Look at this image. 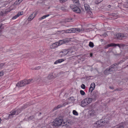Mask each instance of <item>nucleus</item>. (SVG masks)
<instances>
[{
  "mask_svg": "<svg viewBox=\"0 0 128 128\" xmlns=\"http://www.w3.org/2000/svg\"><path fill=\"white\" fill-rule=\"evenodd\" d=\"M95 86V84L94 82L92 83L90 85V87L89 90V92H92L93 90L94 89Z\"/></svg>",
  "mask_w": 128,
  "mask_h": 128,
  "instance_id": "obj_13",
  "label": "nucleus"
},
{
  "mask_svg": "<svg viewBox=\"0 0 128 128\" xmlns=\"http://www.w3.org/2000/svg\"><path fill=\"white\" fill-rule=\"evenodd\" d=\"M53 77L54 76L52 75V74H50L48 75V78L49 79L51 80L53 78Z\"/></svg>",
  "mask_w": 128,
  "mask_h": 128,
  "instance_id": "obj_26",
  "label": "nucleus"
},
{
  "mask_svg": "<svg viewBox=\"0 0 128 128\" xmlns=\"http://www.w3.org/2000/svg\"><path fill=\"white\" fill-rule=\"evenodd\" d=\"M12 7H10L9 8H8L5 10H3L2 11L0 14L2 16H3L5 15V14H7L8 12H10V11L12 10L13 9L12 8Z\"/></svg>",
  "mask_w": 128,
  "mask_h": 128,
  "instance_id": "obj_8",
  "label": "nucleus"
},
{
  "mask_svg": "<svg viewBox=\"0 0 128 128\" xmlns=\"http://www.w3.org/2000/svg\"><path fill=\"white\" fill-rule=\"evenodd\" d=\"M89 46L91 48H93L94 46L93 43L92 42H90L89 44Z\"/></svg>",
  "mask_w": 128,
  "mask_h": 128,
  "instance_id": "obj_30",
  "label": "nucleus"
},
{
  "mask_svg": "<svg viewBox=\"0 0 128 128\" xmlns=\"http://www.w3.org/2000/svg\"><path fill=\"white\" fill-rule=\"evenodd\" d=\"M4 74V72L3 70H2L0 72V76H3Z\"/></svg>",
  "mask_w": 128,
  "mask_h": 128,
  "instance_id": "obj_31",
  "label": "nucleus"
},
{
  "mask_svg": "<svg viewBox=\"0 0 128 128\" xmlns=\"http://www.w3.org/2000/svg\"><path fill=\"white\" fill-rule=\"evenodd\" d=\"M84 6L87 13H88L89 14H90L91 12L90 9V8L89 5L87 4H85Z\"/></svg>",
  "mask_w": 128,
  "mask_h": 128,
  "instance_id": "obj_10",
  "label": "nucleus"
},
{
  "mask_svg": "<svg viewBox=\"0 0 128 128\" xmlns=\"http://www.w3.org/2000/svg\"><path fill=\"white\" fill-rule=\"evenodd\" d=\"M1 121H2V120H1L0 118V123H1Z\"/></svg>",
  "mask_w": 128,
  "mask_h": 128,
  "instance_id": "obj_55",
  "label": "nucleus"
},
{
  "mask_svg": "<svg viewBox=\"0 0 128 128\" xmlns=\"http://www.w3.org/2000/svg\"><path fill=\"white\" fill-rule=\"evenodd\" d=\"M112 6H111L110 5H109L108 6V7L109 8H111V7Z\"/></svg>",
  "mask_w": 128,
  "mask_h": 128,
  "instance_id": "obj_52",
  "label": "nucleus"
},
{
  "mask_svg": "<svg viewBox=\"0 0 128 128\" xmlns=\"http://www.w3.org/2000/svg\"><path fill=\"white\" fill-rule=\"evenodd\" d=\"M106 36H107V34L106 33H104L103 34V36H104V37H106Z\"/></svg>",
  "mask_w": 128,
  "mask_h": 128,
  "instance_id": "obj_47",
  "label": "nucleus"
},
{
  "mask_svg": "<svg viewBox=\"0 0 128 128\" xmlns=\"http://www.w3.org/2000/svg\"><path fill=\"white\" fill-rule=\"evenodd\" d=\"M40 114H41V113H40Z\"/></svg>",
  "mask_w": 128,
  "mask_h": 128,
  "instance_id": "obj_57",
  "label": "nucleus"
},
{
  "mask_svg": "<svg viewBox=\"0 0 128 128\" xmlns=\"http://www.w3.org/2000/svg\"><path fill=\"white\" fill-rule=\"evenodd\" d=\"M64 61V60L63 59H59L56 60L54 62V64H57L58 63H60Z\"/></svg>",
  "mask_w": 128,
  "mask_h": 128,
  "instance_id": "obj_20",
  "label": "nucleus"
},
{
  "mask_svg": "<svg viewBox=\"0 0 128 128\" xmlns=\"http://www.w3.org/2000/svg\"><path fill=\"white\" fill-rule=\"evenodd\" d=\"M80 94L82 95H84L85 94V92H84V91L82 90H81L80 91Z\"/></svg>",
  "mask_w": 128,
  "mask_h": 128,
  "instance_id": "obj_32",
  "label": "nucleus"
},
{
  "mask_svg": "<svg viewBox=\"0 0 128 128\" xmlns=\"http://www.w3.org/2000/svg\"><path fill=\"white\" fill-rule=\"evenodd\" d=\"M66 33H68L69 32H68V31H66Z\"/></svg>",
  "mask_w": 128,
  "mask_h": 128,
  "instance_id": "obj_56",
  "label": "nucleus"
},
{
  "mask_svg": "<svg viewBox=\"0 0 128 128\" xmlns=\"http://www.w3.org/2000/svg\"><path fill=\"white\" fill-rule=\"evenodd\" d=\"M34 116H29L28 118V119L29 120H32V119L34 118Z\"/></svg>",
  "mask_w": 128,
  "mask_h": 128,
  "instance_id": "obj_33",
  "label": "nucleus"
},
{
  "mask_svg": "<svg viewBox=\"0 0 128 128\" xmlns=\"http://www.w3.org/2000/svg\"><path fill=\"white\" fill-rule=\"evenodd\" d=\"M102 0H97V2L98 3L102 2Z\"/></svg>",
  "mask_w": 128,
  "mask_h": 128,
  "instance_id": "obj_48",
  "label": "nucleus"
},
{
  "mask_svg": "<svg viewBox=\"0 0 128 128\" xmlns=\"http://www.w3.org/2000/svg\"><path fill=\"white\" fill-rule=\"evenodd\" d=\"M118 65L117 64H114L113 65H112L111 66L109 67L111 72H113L114 71H116L118 70V67L116 66Z\"/></svg>",
  "mask_w": 128,
  "mask_h": 128,
  "instance_id": "obj_7",
  "label": "nucleus"
},
{
  "mask_svg": "<svg viewBox=\"0 0 128 128\" xmlns=\"http://www.w3.org/2000/svg\"><path fill=\"white\" fill-rule=\"evenodd\" d=\"M109 88L113 90L114 89V88L112 86H110Z\"/></svg>",
  "mask_w": 128,
  "mask_h": 128,
  "instance_id": "obj_49",
  "label": "nucleus"
},
{
  "mask_svg": "<svg viewBox=\"0 0 128 128\" xmlns=\"http://www.w3.org/2000/svg\"><path fill=\"white\" fill-rule=\"evenodd\" d=\"M67 122H63V119L61 117L56 118L53 122V125L55 126L62 125L64 126L65 125L67 126Z\"/></svg>",
  "mask_w": 128,
  "mask_h": 128,
  "instance_id": "obj_1",
  "label": "nucleus"
},
{
  "mask_svg": "<svg viewBox=\"0 0 128 128\" xmlns=\"http://www.w3.org/2000/svg\"><path fill=\"white\" fill-rule=\"evenodd\" d=\"M2 27V25H1L0 26V35L1 34V32H2V28H1Z\"/></svg>",
  "mask_w": 128,
  "mask_h": 128,
  "instance_id": "obj_43",
  "label": "nucleus"
},
{
  "mask_svg": "<svg viewBox=\"0 0 128 128\" xmlns=\"http://www.w3.org/2000/svg\"><path fill=\"white\" fill-rule=\"evenodd\" d=\"M109 122L108 118H106L98 121L96 123V124L98 126L100 127L104 126Z\"/></svg>",
  "mask_w": 128,
  "mask_h": 128,
  "instance_id": "obj_2",
  "label": "nucleus"
},
{
  "mask_svg": "<svg viewBox=\"0 0 128 128\" xmlns=\"http://www.w3.org/2000/svg\"><path fill=\"white\" fill-rule=\"evenodd\" d=\"M73 3L76 5H78V0H72Z\"/></svg>",
  "mask_w": 128,
  "mask_h": 128,
  "instance_id": "obj_28",
  "label": "nucleus"
},
{
  "mask_svg": "<svg viewBox=\"0 0 128 128\" xmlns=\"http://www.w3.org/2000/svg\"><path fill=\"white\" fill-rule=\"evenodd\" d=\"M17 17H18L16 15V16H13L12 18V19H15Z\"/></svg>",
  "mask_w": 128,
  "mask_h": 128,
  "instance_id": "obj_44",
  "label": "nucleus"
},
{
  "mask_svg": "<svg viewBox=\"0 0 128 128\" xmlns=\"http://www.w3.org/2000/svg\"><path fill=\"white\" fill-rule=\"evenodd\" d=\"M49 16H50V14H49L45 15L44 16H42V17L40 18L39 19L40 20H42L43 19H44L46 17Z\"/></svg>",
  "mask_w": 128,
  "mask_h": 128,
  "instance_id": "obj_22",
  "label": "nucleus"
},
{
  "mask_svg": "<svg viewBox=\"0 0 128 128\" xmlns=\"http://www.w3.org/2000/svg\"><path fill=\"white\" fill-rule=\"evenodd\" d=\"M23 12H19V13L20 14V15H22L23 14Z\"/></svg>",
  "mask_w": 128,
  "mask_h": 128,
  "instance_id": "obj_51",
  "label": "nucleus"
},
{
  "mask_svg": "<svg viewBox=\"0 0 128 128\" xmlns=\"http://www.w3.org/2000/svg\"><path fill=\"white\" fill-rule=\"evenodd\" d=\"M64 8L63 7H61V9L62 10H63Z\"/></svg>",
  "mask_w": 128,
  "mask_h": 128,
  "instance_id": "obj_54",
  "label": "nucleus"
},
{
  "mask_svg": "<svg viewBox=\"0 0 128 128\" xmlns=\"http://www.w3.org/2000/svg\"><path fill=\"white\" fill-rule=\"evenodd\" d=\"M127 66H128V64L127 65Z\"/></svg>",
  "mask_w": 128,
  "mask_h": 128,
  "instance_id": "obj_58",
  "label": "nucleus"
},
{
  "mask_svg": "<svg viewBox=\"0 0 128 128\" xmlns=\"http://www.w3.org/2000/svg\"><path fill=\"white\" fill-rule=\"evenodd\" d=\"M116 38L118 39L121 40L122 38H126L127 36L126 34L117 33L116 34Z\"/></svg>",
  "mask_w": 128,
  "mask_h": 128,
  "instance_id": "obj_5",
  "label": "nucleus"
},
{
  "mask_svg": "<svg viewBox=\"0 0 128 128\" xmlns=\"http://www.w3.org/2000/svg\"><path fill=\"white\" fill-rule=\"evenodd\" d=\"M125 46V45L123 44H120V46H119V48H120L122 47H123Z\"/></svg>",
  "mask_w": 128,
  "mask_h": 128,
  "instance_id": "obj_37",
  "label": "nucleus"
},
{
  "mask_svg": "<svg viewBox=\"0 0 128 128\" xmlns=\"http://www.w3.org/2000/svg\"><path fill=\"white\" fill-rule=\"evenodd\" d=\"M68 100H70L74 101V98L73 97H71L69 98Z\"/></svg>",
  "mask_w": 128,
  "mask_h": 128,
  "instance_id": "obj_35",
  "label": "nucleus"
},
{
  "mask_svg": "<svg viewBox=\"0 0 128 128\" xmlns=\"http://www.w3.org/2000/svg\"><path fill=\"white\" fill-rule=\"evenodd\" d=\"M120 44H114V46H118L119 47V46H120Z\"/></svg>",
  "mask_w": 128,
  "mask_h": 128,
  "instance_id": "obj_45",
  "label": "nucleus"
},
{
  "mask_svg": "<svg viewBox=\"0 0 128 128\" xmlns=\"http://www.w3.org/2000/svg\"><path fill=\"white\" fill-rule=\"evenodd\" d=\"M24 107H23V108H22L23 109L27 107V106L26 104H24Z\"/></svg>",
  "mask_w": 128,
  "mask_h": 128,
  "instance_id": "obj_46",
  "label": "nucleus"
},
{
  "mask_svg": "<svg viewBox=\"0 0 128 128\" xmlns=\"http://www.w3.org/2000/svg\"><path fill=\"white\" fill-rule=\"evenodd\" d=\"M5 64V63L0 64V68H2Z\"/></svg>",
  "mask_w": 128,
  "mask_h": 128,
  "instance_id": "obj_36",
  "label": "nucleus"
},
{
  "mask_svg": "<svg viewBox=\"0 0 128 128\" xmlns=\"http://www.w3.org/2000/svg\"><path fill=\"white\" fill-rule=\"evenodd\" d=\"M81 88L83 89H84L85 88L86 86H85L83 84H82L81 85Z\"/></svg>",
  "mask_w": 128,
  "mask_h": 128,
  "instance_id": "obj_34",
  "label": "nucleus"
},
{
  "mask_svg": "<svg viewBox=\"0 0 128 128\" xmlns=\"http://www.w3.org/2000/svg\"><path fill=\"white\" fill-rule=\"evenodd\" d=\"M68 54L70 55H71L73 54L72 53L74 52L72 51L71 50H68Z\"/></svg>",
  "mask_w": 128,
  "mask_h": 128,
  "instance_id": "obj_27",
  "label": "nucleus"
},
{
  "mask_svg": "<svg viewBox=\"0 0 128 128\" xmlns=\"http://www.w3.org/2000/svg\"><path fill=\"white\" fill-rule=\"evenodd\" d=\"M114 44L112 43L109 44L105 46V48L106 49L110 47L114 46Z\"/></svg>",
  "mask_w": 128,
  "mask_h": 128,
  "instance_id": "obj_21",
  "label": "nucleus"
},
{
  "mask_svg": "<svg viewBox=\"0 0 128 128\" xmlns=\"http://www.w3.org/2000/svg\"><path fill=\"white\" fill-rule=\"evenodd\" d=\"M18 17L19 16H20V14L19 13H18L16 15Z\"/></svg>",
  "mask_w": 128,
  "mask_h": 128,
  "instance_id": "obj_50",
  "label": "nucleus"
},
{
  "mask_svg": "<svg viewBox=\"0 0 128 128\" xmlns=\"http://www.w3.org/2000/svg\"><path fill=\"white\" fill-rule=\"evenodd\" d=\"M68 40H60L59 42H57L58 44V46H60L64 43H68Z\"/></svg>",
  "mask_w": 128,
  "mask_h": 128,
  "instance_id": "obj_14",
  "label": "nucleus"
},
{
  "mask_svg": "<svg viewBox=\"0 0 128 128\" xmlns=\"http://www.w3.org/2000/svg\"><path fill=\"white\" fill-rule=\"evenodd\" d=\"M92 55L93 54H92V53H90V56L92 57Z\"/></svg>",
  "mask_w": 128,
  "mask_h": 128,
  "instance_id": "obj_53",
  "label": "nucleus"
},
{
  "mask_svg": "<svg viewBox=\"0 0 128 128\" xmlns=\"http://www.w3.org/2000/svg\"><path fill=\"white\" fill-rule=\"evenodd\" d=\"M111 73L112 72L109 68L106 69L104 72V73L105 74H108Z\"/></svg>",
  "mask_w": 128,
  "mask_h": 128,
  "instance_id": "obj_18",
  "label": "nucleus"
},
{
  "mask_svg": "<svg viewBox=\"0 0 128 128\" xmlns=\"http://www.w3.org/2000/svg\"><path fill=\"white\" fill-rule=\"evenodd\" d=\"M21 112L20 109H14L11 111L8 115V118H11L14 116V115L18 114Z\"/></svg>",
  "mask_w": 128,
  "mask_h": 128,
  "instance_id": "obj_3",
  "label": "nucleus"
},
{
  "mask_svg": "<svg viewBox=\"0 0 128 128\" xmlns=\"http://www.w3.org/2000/svg\"><path fill=\"white\" fill-rule=\"evenodd\" d=\"M70 7L72 10L77 13L80 14L81 13V11L80 9L77 6L73 5H70Z\"/></svg>",
  "mask_w": 128,
  "mask_h": 128,
  "instance_id": "obj_6",
  "label": "nucleus"
},
{
  "mask_svg": "<svg viewBox=\"0 0 128 128\" xmlns=\"http://www.w3.org/2000/svg\"><path fill=\"white\" fill-rule=\"evenodd\" d=\"M90 116L94 115L95 114V111L93 110H90L88 112Z\"/></svg>",
  "mask_w": 128,
  "mask_h": 128,
  "instance_id": "obj_19",
  "label": "nucleus"
},
{
  "mask_svg": "<svg viewBox=\"0 0 128 128\" xmlns=\"http://www.w3.org/2000/svg\"><path fill=\"white\" fill-rule=\"evenodd\" d=\"M68 50H64L60 52V53L62 55V56H64L67 54H68Z\"/></svg>",
  "mask_w": 128,
  "mask_h": 128,
  "instance_id": "obj_17",
  "label": "nucleus"
},
{
  "mask_svg": "<svg viewBox=\"0 0 128 128\" xmlns=\"http://www.w3.org/2000/svg\"><path fill=\"white\" fill-rule=\"evenodd\" d=\"M92 96L91 98L92 99H95L97 97L98 94V93L96 92H94L92 94Z\"/></svg>",
  "mask_w": 128,
  "mask_h": 128,
  "instance_id": "obj_15",
  "label": "nucleus"
},
{
  "mask_svg": "<svg viewBox=\"0 0 128 128\" xmlns=\"http://www.w3.org/2000/svg\"><path fill=\"white\" fill-rule=\"evenodd\" d=\"M63 105H62L61 104L59 105L58 106H57L55 107L54 108V110H56L57 109L61 108V107H62L63 106Z\"/></svg>",
  "mask_w": 128,
  "mask_h": 128,
  "instance_id": "obj_25",
  "label": "nucleus"
},
{
  "mask_svg": "<svg viewBox=\"0 0 128 128\" xmlns=\"http://www.w3.org/2000/svg\"><path fill=\"white\" fill-rule=\"evenodd\" d=\"M33 18V14H31L30 16L29 17L28 20V21H31L32 20L33 18Z\"/></svg>",
  "mask_w": 128,
  "mask_h": 128,
  "instance_id": "obj_24",
  "label": "nucleus"
},
{
  "mask_svg": "<svg viewBox=\"0 0 128 128\" xmlns=\"http://www.w3.org/2000/svg\"><path fill=\"white\" fill-rule=\"evenodd\" d=\"M71 30H69V31H71V32H72L73 33H74L75 32H80L81 31H82V30H80V28H73L70 29Z\"/></svg>",
  "mask_w": 128,
  "mask_h": 128,
  "instance_id": "obj_11",
  "label": "nucleus"
},
{
  "mask_svg": "<svg viewBox=\"0 0 128 128\" xmlns=\"http://www.w3.org/2000/svg\"><path fill=\"white\" fill-rule=\"evenodd\" d=\"M23 0H17L14 2V4L16 5L20 4Z\"/></svg>",
  "mask_w": 128,
  "mask_h": 128,
  "instance_id": "obj_23",
  "label": "nucleus"
},
{
  "mask_svg": "<svg viewBox=\"0 0 128 128\" xmlns=\"http://www.w3.org/2000/svg\"><path fill=\"white\" fill-rule=\"evenodd\" d=\"M72 20V18H70V19L69 18L67 19L66 20V21L67 22H69L71 20Z\"/></svg>",
  "mask_w": 128,
  "mask_h": 128,
  "instance_id": "obj_42",
  "label": "nucleus"
},
{
  "mask_svg": "<svg viewBox=\"0 0 128 128\" xmlns=\"http://www.w3.org/2000/svg\"><path fill=\"white\" fill-rule=\"evenodd\" d=\"M67 0H59V1L61 3H62L66 1Z\"/></svg>",
  "mask_w": 128,
  "mask_h": 128,
  "instance_id": "obj_39",
  "label": "nucleus"
},
{
  "mask_svg": "<svg viewBox=\"0 0 128 128\" xmlns=\"http://www.w3.org/2000/svg\"><path fill=\"white\" fill-rule=\"evenodd\" d=\"M92 101V99L90 98H86L83 100L81 102L80 106L82 107H84L90 103Z\"/></svg>",
  "mask_w": 128,
  "mask_h": 128,
  "instance_id": "obj_4",
  "label": "nucleus"
},
{
  "mask_svg": "<svg viewBox=\"0 0 128 128\" xmlns=\"http://www.w3.org/2000/svg\"><path fill=\"white\" fill-rule=\"evenodd\" d=\"M124 126L123 125H120L118 126L116 128H123Z\"/></svg>",
  "mask_w": 128,
  "mask_h": 128,
  "instance_id": "obj_41",
  "label": "nucleus"
},
{
  "mask_svg": "<svg viewBox=\"0 0 128 128\" xmlns=\"http://www.w3.org/2000/svg\"><path fill=\"white\" fill-rule=\"evenodd\" d=\"M58 44L57 42L52 44L50 46V48L51 49H54L57 48L58 46Z\"/></svg>",
  "mask_w": 128,
  "mask_h": 128,
  "instance_id": "obj_12",
  "label": "nucleus"
},
{
  "mask_svg": "<svg viewBox=\"0 0 128 128\" xmlns=\"http://www.w3.org/2000/svg\"><path fill=\"white\" fill-rule=\"evenodd\" d=\"M41 68V67L40 66H38V67H36L35 68H34V69H35L36 70H38L39 69Z\"/></svg>",
  "mask_w": 128,
  "mask_h": 128,
  "instance_id": "obj_40",
  "label": "nucleus"
},
{
  "mask_svg": "<svg viewBox=\"0 0 128 128\" xmlns=\"http://www.w3.org/2000/svg\"><path fill=\"white\" fill-rule=\"evenodd\" d=\"M16 86L18 87H21L24 86L23 81L18 82L16 84Z\"/></svg>",
  "mask_w": 128,
  "mask_h": 128,
  "instance_id": "obj_16",
  "label": "nucleus"
},
{
  "mask_svg": "<svg viewBox=\"0 0 128 128\" xmlns=\"http://www.w3.org/2000/svg\"><path fill=\"white\" fill-rule=\"evenodd\" d=\"M37 14L36 12H33L32 14H33V18H34L36 16Z\"/></svg>",
  "mask_w": 128,
  "mask_h": 128,
  "instance_id": "obj_38",
  "label": "nucleus"
},
{
  "mask_svg": "<svg viewBox=\"0 0 128 128\" xmlns=\"http://www.w3.org/2000/svg\"><path fill=\"white\" fill-rule=\"evenodd\" d=\"M72 113L75 116H78V114L76 110H74L72 111Z\"/></svg>",
  "mask_w": 128,
  "mask_h": 128,
  "instance_id": "obj_29",
  "label": "nucleus"
},
{
  "mask_svg": "<svg viewBox=\"0 0 128 128\" xmlns=\"http://www.w3.org/2000/svg\"><path fill=\"white\" fill-rule=\"evenodd\" d=\"M24 86L26 85L33 82L34 80L32 79H30L28 80H23Z\"/></svg>",
  "mask_w": 128,
  "mask_h": 128,
  "instance_id": "obj_9",
  "label": "nucleus"
}]
</instances>
